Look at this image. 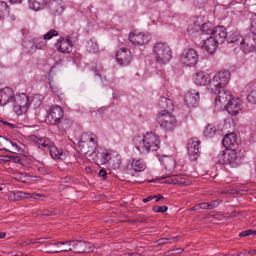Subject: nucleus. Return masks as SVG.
Here are the masks:
<instances>
[{
  "label": "nucleus",
  "instance_id": "58836bf2",
  "mask_svg": "<svg viewBox=\"0 0 256 256\" xmlns=\"http://www.w3.org/2000/svg\"><path fill=\"white\" fill-rule=\"evenodd\" d=\"M49 150L52 158L54 159L60 158L62 152L59 151L58 148L52 144L48 150Z\"/></svg>",
  "mask_w": 256,
  "mask_h": 256
},
{
  "label": "nucleus",
  "instance_id": "473e14b6",
  "mask_svg": "<svg viewBox=\"0 0 256 256\" xmlns=\"http://www.w3.org/2000/svg\"><path fill=\"white\" fill-rule=\"evenodd\" d=\"M158 104L161 108H163L168 112L169 110L173 109L172 102L171 100L166 97L162 96L159 100Z\"/></svg>",
  "mask_w": 256,
  "mask_h": 256
},
{
  "label": "nucleus",
  "instance_id": "13d9d810",
  "mask_svg": "<svg viewBox=\"0 0 256 256\" xmlns=\"http://www.w3.org/2000/svg\"><path fill=\"white\" fill-rule=\"evenodd\" d=\"M168 240L166 239V238H160L158 240H157L156 242L158 245H161L166 243L168 242Z\"/></svg>",
  "mask_w": 256,
  "mask_h": 256
},
{
  "label": "nucleus",
  "instance_id": "9b49d317",
  "mask_svg": "<svg viewBox=\"0 0 256 256\" xmlns=\"http://www.w3.org/2000/svg\"><path fill=\"white\" fill-rule=\"evenodd\" d=\"M230 78V74L228 70H221L213 77L211 84L217 90L218 87L225 86L228 84Z\"/></svg>",
  "mask_w": 256,
  "mask_h": 256
},
{
  "label": "nucleus",
  "instance_id": "c9c22d12",
  "mask_svg": "<svg viewBox=\"0 0 256 256\" xmlns=\"http://www.w3.org/2000/svg\"><path fill=\"white\" fill-rule=\"evenodd\" d=\"M10 8L7 4L4 2L0 1V19L4 18L8 16Z\"/></svg>",
  "mask_w": 256,
  "mask_h": 256
},
{
  "label": "nucleus",
  "instance_id": "6e6552de",
  "mask_svg": "<svg viewBox=\"0 0 256 256\" xmlns=\"http://www.w3.org/2000/svg\"><path fill=\"white\" fill-rule=\"evenodd\" d=\"M84 154L92 157L94 162L98 166L106 164L110 159L108 150L102 148H95L94 150H88Z\"/></svg>",
  "mask_w": 256,
  "mask_h": 256
},
{
  "label": "nucleus",
  "instance_id": "5701e85b",
  "mask_svg": "<svg viewBox=\"0 0 256 256\" xmlns=\"http://www.w3.org/2000/svg\"><path fill=\"white\" fill-rule=\"evenodd\" d=\"M224 106L230 114L235 115L242 109L240 100L238 98H232Z\"/></svg>",
  "mask_w": 256,
  "mask_h": 256
},
{
  "label": "nucleus",
  "instance_id": "a211bd4d",
  "mask_svg": "<svg viewBox=\"0 0 256 256\" xmlns=\"http://www.w3.org/2000/svg\"><path fill=\"white\" fill-rule=\"evenodd\" d=\"M14 94L10 87H5L0 89V105L5 106L12 102Z\"/></svg>",
  "mask_w": 256,
  "mask_h": 256
},
{
  "label": "nucleus",
  "instance_id": "864d4df0",
  "mask_svg": "<svg viewBox=\"0 0 256 256\" xmlns=\"http://www.w3.org/2000/svg\"><path fill=\"white\" fill-rule=\"evenodd\" d=\"M38 214L42 215V216H52L54 214V213L52 211L48 210H44L40 214Z\"/></svg>",
  "mask_w": 256,
  "mask_h": 256
},
{
  "label": "nucleus",
  "instance_id": "e433bc0d",
  "mask_svg": "<svg viewBox=\"0 0 256 256\" xmlns=\"http://www.w3.org/2000/svg\"><path fill=\"white\" fill-rule=\"evenodd\" d=\"M22 46L28 52L32 53L36 51L33 40H32L26 39L23 40Z\"/></svg>",
  "mask_w": 256,
  "mask_h": 256
},
{
  "label": "nucleus",
  "instance_id": "bb28decb",
  "mask_svg": "<svg viewBox=\"0 0 256 256\" xmlns=\"http://www.w3.org/2000/svg\"><path fill=\"white\" fill-rule=\"evenodd\" d=\"M255 84L254 81H252L246 86L248 92L247 100L249 103L252 104H256V86Z\"/></svg>",
  "mask_w": 256,
  "mask_h": 256
},
{
  "label": "nucleus",
  "instance_id": "4c0bfd02",
  "mask_svg": "<svg viewBox=\"0 0 256 256\" xmlns=\"http://www.w3.org/2000/svg\"><path fill=\"white\" fill-rule=\"evenodd\" d=\"M220 204V200H213L212 202L200 203L202 210H212L217 207Z\"/></svg>",
  "mask_w": 256,
  "mask_h": 256
},
{
  "label": "nucleus",
  "instance_id": "20e7f679",
  "mask_svg": "<svg viewBox=\"0 0 256 256\" xmlns=\"http://www.w3.org/2000/svg\"><path fill=\"white\" fill-rule=\"evenodd\" d=\"M220 162L224 164H230L232 167L236 168L242 162V158L238 153H236L234 149L226 150L222 151L218 156Z\"/></svg>",
  "mask_w": 256,
  "mask_h": 256
},
{
  "label": "nucleus",
  "instance_id": "6e6d98bb",
  "mask_svg": "<svg viewBox=\"0 0 256 256\" xmlns=\"http://www.w3.org/2000/svg\"><path fill=\"white\" fill-rule=\"evenodd\" d=\"M98 175L102 177L103 180H106L107 178V173L104 168L100 170Z\"/></svg>",
  "mask_w": 256,
  "mask_h": 256
},
{
  "label": "nucleus",
  "instance_id": "49530a36",
  "mask_svg": "<svg viewBox=\"0 0 256 256\" xmlns=\"http://www.w3.org/2000/svg\"><path fill=\"white\" fill-rule=\"evenodd\" d=\"M41 97L42 96L40 94H36L32 98V101L33 103H34L35 106H38L42 104V100H41Z\"/></svg>",
  "mask_w": 256,
  "mask_h": 256
},
{
  "label": "nucleus",
  "instance_id": "f03ea898",
  "mask_svg": "<svg viewBox=\"0 0 256 256\" xmlns=\"http://www.w3.org/2000/svg\"><path fill=\"white\" fill-rule=\"evenodd\" d=\"M67 246H64V250L72 251L76 253H88L94 249V244L88 241L82 240H67L65 242Z\"/></svg>",
  "mask_w": 256,
  "mask_h": 256
},
{
  "label": "nucleus",
  "instance_id": "1a4fd4ad",
  "mask_svg": "<svg viewBox=\"0 0 256 256\" xmlns=\"http://www.w3.org/2000/svg\"><path fill=\"white\" fill-rule=\"evenodd\" d=\"M46 120L51 125L56 126L64 116V110L58 105H52L48 110Z\"/></svg>",
  "mask_w": 256,
  "mask_h": 256
},
{
  "label": "nucleus",
  "instance_id": "a19ab883",
  "mask_svg": "<svg viewBox=\"0 0 256 256\" xmlns=\"http://www.w3.org/2000/svg\"><path fill=\"white\" fill-rule=\"evenodd\" d=\"M216 131V128L214 125L208 124L204 130V135L206 136L212 137Z\"/></svg>",
  "mask_w": 256,
  "mask_h": 256
},
{
  "label": "nucleus",
  "instance_id": "603ef678",
  "mask_svg": "<svg viewBox=\"0 0 256 256\" xmlns=\"http://www.w3.org/2000/svg\"><path fill=\"white\" fill-rule=\"evenodd\" d=\"M44 196L41 194H37L36 192L28 194V197H30L34 199H40V198Z\"/></svg>",
  "mask_w": 256,
  "mask_h": 256
},
{
  "label": "nucleus",
  "instance_id": "f257e3e1",
  "mask_svg": "<svg viewBox=\"0 0 256 256\" xmlns=\"http://www.w3.org/2000/svg\"><path fill=\"white\" fill-rule=\"evenodd\" d=\"M133 142L136 148L140 153L144 154L157 150L160 144L159 136L152 132H148L144 136H135Z\"/></svg>",
  "mask_w": 256,
  "mask_h": 256
},
{
  "label": "nucleus",
  "instance_id": "c85d7f7f",
  "mask_svg": "<svg viewBox=\"0 0 256 256\" xmlns=\"http://www.w3.org/2000/svg\"><path fill=\"white\" fill-rule=\"evenodd\" d=\"M72 124L73 122L70 118L66 117L64 118L63 117L56 126H58L60 132H64L70 128L72 126Z\"/></svg>",
  "mask_w": 256,
  "mask_h": 256
},
{
  "label": "nucleus",
  "instance_id": "6ab92c4d",
  "mask_svg": "<svg viewBox=\"0 0 256 256\" xmlns=\"http://www.w3.org/2000/svg\"><path fill=\"white\" fill-rule=\"evenodd\" d=\"M194 79L195 84L198 86H206L210 84V86L212 90L213 91L212 85L211 84L210 77L206 72L200 71L194 74Z\"/></svg>",
  "mask_w": 256,
  "mask_h": 256
},
{
  "label": "nucleus",
  "instance_id": "cd10ccee",
  "mask_svg": "<svg viewBox=\"0 0 256 256\" xmlns=\"http://www.w3.org/2000/svg\"><path fill=\"white\" fill-rule=\"evenodd\" d=\"M34 142L39 148H42L44 150H48L52 144L48 138H39L36 136L34 138Z\"/></svg>",
  "mask_w": 256,
  "mask_h": 256
},
{
  "label": "nucleus",
  "instance_id": "052dcab7",
  "mask_svg": "<svg viewBox=\"0 0 256 256\" xmlns=\"http://www.w3.org/2000/svg\"><path fill=\"white\" fill-rule=\"evenodd\" d=\"M200 206V204H197L192 206V208H190L188 210L190 211H195L202 210Z\"/></svg>",
  "mask_w": 256,
  "mask_h": 256
},
{
  "label": "nucleus",
  "instance_id": "4468645a",
  "mask_svg": "<svg viewBox=\"0 0 256 256\" xmlns=\"http://www.w3.org/2000/svg\"><path fill=\"white\" fill-rule=\"evenodd\" d=\"M224 87H218L217 90L216 88H213V91L212 90V93L217 94L216 98V102H219L222 104L224 106L232 98L230 92L228 90H225Z\"/></svg>",
  "mask_w": 256,
  "mask_h": 256
},
{
  "label": "nucleus",
  "instance_id": "79ce46f5",
  "mask_svg": "<svg viewBox=\"0 0 256 256\" xmlns=\"http://www.w3.org/2000/svg\"><path fill=\"white\" fill-rule=\"evenodd\" d=\"M213 26L210 22L204 24L201 27V30L204 34H211L213 32Z\"/></svg>",
  "mask_w": 256,
  "mask_h": 256
},
{
  "label": "nucleus",
  "instance_id": "37998d69",
  "mask_svg": "<svg viewBox=\"0 0 256 256\" xmlns=\"http://www.w3.org/2000/svg\"><path fill=\"white\" fill-rule=\"evenodd\" d=\"M10 144V140L0 136V150L6 151L8 150L6 148V146H8Z\"/></svg>",
  "mask_w": 256,
  "mask_h": 256
},
{
  "label": "nucleus",
  "instance_id": "0e129e2a",
  "mask_svg": "<svg viewBox=\"0 0 256 256\" xmlns=\"http://www.w3.org/2000/svg\"><path fill=\"white\" fill-rule=\"evenodd\" d=\"M156 198V201L158 202L161 200L164 199V197L160 195L153 196Z\"/></svg>",
  "mask_w": 256,
  "mask_h": 256
},
{
  "label": "nucleus",
  "instance_id": "4be33fe9",
  "mask_svg": "<svg viewBox=\"0 0 256 256\" xmlns=\"http://www.w3.org/2000/svg\"><path fill=\"white\" fill-rule=\"evenodd\" d=\"M219 43L217 40L211 36L202 40V48L208 53L212 54L214 52Z\"/></svg>",
  "mask_w": 256,
  "mask_h": 256
},
{
  "label": "nucleus",
  "instance_id": "bf43d9fd",
  "mask_svg": "<svg viewBox=\"0 0 256 256\" xmlns=\"http://www.w3.org/2000/svg\"><path fill=\"white\" fill-rule=\"evenodd\" d=\"M168 160H169L171 164V166H169L168 164H164L166 169H167V168L170 169L172 168H174V161L172 158H169Z\"/></svg>",
  "mask_w": 256,
  "mask_h": 256
},
{
  "label": "nucleus",
  "instance_id": "dca6fc26",
  "mask_svg": "<svg viewBox=\"0 0 256 256\" xmlns=\"http://www.w3.org/2000/svg\"><path fill=\"white\" fill-rule=\"evenodd\" d=\"M66 241L64 242H55L52 240L46 244L45 252L47 253H58L62 252H68L64 250V246H67V244H65Z\"/></svg>",
  "mask_w": 256,
  "mask_h": 256
},
{
  "label": "nucleus",
  "instance_id": "a878e982",
  "mask_svg": "<svg viewBox=\"0 0 256 256\" xmlns=\"http://www.w3.org/2000/svg\"><path fill=\"white\" fill-rule=\"evenodd\" d=\"M50 13L54 16H60L64 10V6L61 0H54L49 4Z\"/></svg>",
  "mask_w": 256,
  "mask_h": 256
},
{
  "label": "nucleus",
  "instance_id": "7ed1b4c3",
  "mask_svg": "<svg viewBox=\"0 0 256 256\" xmlns=\"http://www.w3.org/2000/svg\"><path fill=\"white\" fill-rule=\"evenodd\" d=\"M153 51L156 61L164 64L172 58V52L170 46L166 42H156L154 46Z\"/></svg>",
  "mask_w": 256,
  "mask_h": 256
},
{
  "label": "nucleus",
  "instance_id": "69168bd1",
  "mask_svg": "<svg viewBox=\"0 0 256 256\" xmlns=\"http://www.w3.org/2000/svg\"><path fill=\"white\" fill-rule=\"evenodd\" d=\"M175 238H174V237L166 238V239L168 240V242H172L174 240Z\"/></svg>",
  "mask_w": 256,
  "mask_h": 256
},
{
  "label": "nucleus",
  "instance_id": "5fc2aeb1",
  "mask_svg": "<svg viewBox=\"0 0 256 256\" xmlns=\"http://www.w3.org/2000/svg\"><path fill=\"white\" fill-rule=\"evenodd\" d=\"M178 178H172L170 180H166V183L169 184H176L178 183H181Z\"/></svg>",
  "mask_w": 256,
  "mask_h": 256
},
{
  "label": "nucleus",
  "instance_id": "ddd939ff",
  "mask_svg": "<svg viewBox=\"0 0 256 256\" xmlns=\"http://www.w3.org/2000/svg\"><path fill=\"white\" fill-rule=\"evenodd\" d=\"M116 59L120 66H127L132 60L131 52L127 48H121L117 50Z\"/></svg>",
  "mask_w": 256,
  "mask_h": 256
},
{
  "label": "nucleus",
  "instance_id": "f704fd0d",
  "mask_svg": "<svg viewBox=\"0 0 256 256\" xmlns=\"http://www.w3.org/2000/svg\"><path fill=\"white\" fill-rule=\"evenodd\" d=\"M20 144L21 143L20 142L16 143L10 142V144L8 146V147L10 148V150H8V151L14 154L18 153L20 154H22L24 150L20 146Z\"/></svg>",
  "mask_w": 256,
  "mask_h": 256
},
{
  "label": "nucleus",
  "instance_id": "c03bdc74",
  "mask_svg": "<svg viewBox=\"0 0 256 256\" xmlns=\"http://www.w3.org/2000/svg\"><path fill=\"white\" fill-rule=\"evenodd\" d=\"M58 33L57 30H50L46 34H44V38L46 40H50L54 36H58Z\"/></svg>",
  "mask_w": 256,
  "mask_h": 256
},
{
  "label": "nucleus",
  "instance_id": "0eeeda50",
  "mask_svg": "<svg viewBox=\"0 0 256 256\" xmlns=\"http://www.w3.org/2000/svg\"><path fill=\"white\" fill-rule=\"evenodd\" d=\"M13 109L18 115L26 112L29 105V98L24 93L16 94L14 96L12 102Z\"/></svg>",
  "mask_w": 256,
  "mask_h": 256
},
{
  "label": "nucleus",
  "instance_id": "423d86ee",
  "mask_svg": "<svg viewBox=\"0 0 256 256\" xmlns=\"http://www.w3.org/2000/svg\"><path fill=\"white\" fill-rule=\"evenodd\" d=\"M256 22L252 21L251 23V33H249L243 38L240 43V48L245 54H248L255 50L256 44L255 37L256 34L252 29L254 28Z\"/></svg>",
  "mask_w": 256,
  "mask_h": 256
},
{
  "label": "nucleus",
  "instance_id": "de8ad7c7",
  "mask_svg": "<svg viewBox=\"0 0 256 256\" xmlns=\"http://www.w3.org/2000/svg\"><path fill=\"white\" fill-rule=\"evenodd\" d=\"M168 208L166 206H155L153 207L152 210L156 212H164L168 210Z\"/></svg>",
  "mask_w": 256,
  "mask_h": 256
},
{
  "label": "nucleus",
  "instance_id": "2eb2a0df",
  "mask_svg": "<svg viewBox=\"0 0 256 256\" xmlns=\"http://www.w3.org/2000/svg\"><path fill=\"white\" fill-rule=\"evenodd\" d=\"M58 51L62 53H70L72 49V44L70 36L60 37L55 44Z\"/></svg>",
  "mask_w": 256,
  "mask_h": 256
},
{
  "label": "nucleus",
  "instance_id": "774afa93",
  "mask_svg": "<svg viewBox=\"0 0 256 256\" xmlns=\"http://www.w3.org/2000/svg\"><path fill=\"white\" fill-rule=\"evenodd\" d=\"M131 256H142L140 254L136 252H132Z\"/></svg>",
  "mask_w": 256,
  "mask_h": 256
},
{
  "label": "nucleus",
  "instance_id": "b1692460",
  "mask_svg": "<svg viewBox=\"0 0 256 256\" xmlns=\"http://www.w3.org/2000/svg\"><path fill=\"white\" fill-rule=\"evenodd\" d=\"M222 145L226 150H230L237 145L236 136L234 132H230L225 135L222 140Z\"/></svg>",
  "mask_w": 256,
  "mask_h": 256
},
{
  "label": "nucleus",
  "instance_id": "ea45409f",
  "mask_svg": "<svg viewBox=\"0 0 256 256\" xmlns=\"http://www.w3.org/2000/svg\"><path fill=\"white\" fill-rule=\"evenodd\" d=\"M12 196H14V200H18L22 198H28V194L18 191L16 192H13L12 194H10L8 197L10 199H12Z\"/></svg>",
  "mask_w": 256,
  "mask_h": 256
},
{
  "label": "nucleus",
  "instance_id": "e2e57ef3",
  "mask_svg": "<svg viewBox=\"0 0 256 256\" xmlns=\"http://www.w3.org/2000/svg\"><path fill=\"white\" fill-rule=\"evenodd\" d=\"M37 238L36 239H32L29 240V242H28V245H34L36 244H38Z\"/></svg>",
  "mask_w": 256,
  "mask_h": 256
},
{
  "label": "nucleus",
  "instance_id": "c756f323",
  "mask_svg": "<svg viewBox=\"0 0 256 256\" xmlns=\"http://www.w3.org/2000/svg\"><path fill=\"white\" fill-rule=\"evenodd\" d=\"M242 38L238 32L232 31L230 32L226 38L228 43H235L236 44H240Z\"/></svg>",
  "mask_w": 256,
  "mask_h": 256
},
{
  "label": "nucleus",
  "instance_id": "09e8293b",
  "mask_svg": "<svg viewBox=\"0 0 256 256\" xmlns=\"http://www.w3.org/2000/svg\"><path fill=\"white\" fill-rule=\"evenodd\" d=\"M256 234V230H244L242 232H241L239 234L238 236L240 237L242 236H246L250 235H254Z\"/></svg>",
  "mask_w": 256,
  "mask_h": 256
},
{
  "label": "nucleus",
  "instance_id": "338daca9",
  "mask_svg": "<svg viewBox=\"0 0 256 256\" xmlns=\"http://www.w3.org/2000/svg\"><path fill=\"white\" fill-rule=\"evenodd\" d=\"M0 122H2V124H4L6 125V126H11L12 125V124L7 122L3 121V120H0Z\"/></svg>",
  "mask_w": 256,
  "mask_h": 256
},
{
  "label": "nucleus",
  "instance_id": "9d476101",
  "mask_svg": "<svg viewBox=\"0 0 256 256\" xmlns=\"http://www.w3.org/2000/svg\"><path fill=\"white\" fill-rule=\"evenodd\" d=\"M198 60V55L196 50L192 48L184 50L180 56V61L186 66H195Z\"/></svg>",
  "mask_w": 256,
  "mask_h": 256
},
{
  "label": "nucleus",
  "instance_id": "2f4dec72",
  "mask_svg": "<svg viewBox=\"0 0 256 256\" xmlns=\"http://www.w3.org/2000/svg\"><path fill=\"white\" fill-rule=\"evenodd\" d=\"M131 167L136 172H142L145 170L146 164L142 158L134 159L131 164Z\"/></svg>",
  "mask_w": 256,
  "mask_h": 256
},
{
  "label": "nucleus",
  "instance_id": "4d7b16f0",
  "mask_svg": "<svg viewBox=\"0 0 256 256\" xmlns=\"http://www.w3.org/2000/svg\"><path fill=\"white\" fill-rule=\"evenodd\" d=\"M48 238H37L38 244H44L46 245V242H49L46 241V240H48ZM46 249V247L44 248V250Z\"/></svg>",
  "mask_w": 256,
  "mask_h": 256
},
{
  "label": "nucleus",
  "instance_id": "8fccbe9b",
  "mask_svg": "<svg viewBox=\"0 0 256 256\" xmlns=\"http://www.w3.org/2000/svg\"><path fill=\"white\" fill-rule=\"evenodd\" d=\"M90 42L92 43V45L90 46H88V50L90 52L94 53L96 52L98 50V44L96 42L93 44L92 40L90 41Z\"/></svg>",
  "mask_w": 256,
  "mask_h": 256
},
{
  "label": "nucleus",
  "instance_id": "aec40b11",
  "mask_svg": "<svg viewBox=\"0 0 256 256\" xmlns=\"http://www.w3.org/2000/svg\"><path fill=\"white\" fill-rule=\"evenodd\" d=\"M199 100V92L196 90H191L185 94L184 102L188 107L196 106Z\"/></svg>",
  "mask_w": 256,
  "mask_h": 256
},
{
  "label": "nucleus",
  "instance_id": "412c9836",
  "mask_svg": "<svg viewBox=\"0 0 256 256\" xmlns=\"http://www.w3.org/2000/svg\"><path fill=\"white\" fill-rule=\"evenodd\" d=\"M85 144H86V146L89 145L88 148V149L90 148V150H92L94 148L95 149L96 146V136L94 134H83L80 146H82V148L84 150V152L87 151L85 148Z\"/></svg>",
  "mask_w": 256,
  "mask_h": 256
},
{
  "label": "nucleus",
  "instance_id": "a18cd8bd",
  "mask_svg": "<svg viewBox=\"0 0 256 256\" xmlns=\"http://www.w3.org/2000/svg\"><path fill=\"white\" fill-rule=\"evenodd\" d=\"M13 162L19 164H20L24 166L25 162L18 156H8Z\"/></svg>",
  "mask_w": 256,
  "mask_h": 256
},
{
  "label": "nucleus",
  "instance_id": "3c124183",
  "mask_svg": "<svg viewBox=\"0 0 256 256\" xmlns=\"http://www.w3.org/2000/svg\"><path fill=\"white\" fill-rule=\"evenodd\" d=\"M196 26L193 25L188 26L187 28V32L190 35H192L194 36V34L196 33Z\"/></svg>",
  "mask_w": 256,
  "mask_h": 256
},
{
  "label": "nucleus",
  "instance_id": "7c9ffc66",
  "mask_svg": "<svg viewBox=\"0 0 256 256\" xmlns=\"http://www.w3.org/2000/svg\"><path fill=\"white\" fill-rule=\"evenodd\" d=\"M30 7L37 11L44 8L48 4V0H28Z\"/></svg>",
  "mask_w": 256,
  "mask_h": 256
},
{
  "label": "nucleus",
  "instance_id": "f3484780",
  "mask_svg": "<svg viewBox=\"0 0 256 256\" xmlns=\"http://www.w3.org/2000/svg\"><path fill=\"white\" fill-rule=\"evenodd\" d=\"M200 141L196 138H192L190 139L188 143V150L189 154V157L190 160H196L199 154L198 146Z\"/></svg>",
  "mask_w": 256,
  "mask_h": 256
},
{
  "label": "nucleus",
  "instance_id": "f8f14e48",
  "mask_svg": "<svg viewBox=\"0 0 256 256\" xmlns=\"http://www.w3.org/2000/svg\"><path fill=\"white\" fill-rule=\"evenodd\" d=\"M128 38L134 45L142 46L150 41L151 36L148 33L139 32L134 30L130 34Z\"/></svg>",
  "mask_w": 256,
  "mask_h": 256
},
{
  "label": "nucleus",
  "instance_id": "72a5a7b5",
  "mask_svg": "<svg viewBox=\"0 0 256 256\" xmlns=\"http://www.w3.org/2000/svg\"><path fill=\"white\" fill-rule=\"evenodd\" d=\"M34 43V46L36 48V50L37 49L44 50L46 48L47 42L44 38L42 37H36L32 38Z\"/></svg>",
  "mask_w": 256,
  "mask_h": 256
},
{
  "label": "nucleus",
  "instance_id": "393cba45",
  "mask_svg": "<svg viewBox=\"0 0 256 256\" xmlns=\"http://www.w3.org/2000/svg\"><path fill=\"white\" fill-rule=\"evenodd\" d=\"M227 34L226 28L223 26H218L213 28L212 36L222 44L226 39Z\"/></svg>",
  "mask_w": 256,
  "mask_h": 256
},
{
  "label": "nucleus",
  "instance_id": "680f3d73",
  "mask_svg": "<svg viewBox=\"0 0 256 256\" xmlns=\"http://www.w3.org/2000/svg\"><path fill=\"white\" fill-rule=\"evenodd\" d=\"M154 198V197L153 196H148L147 198H144L142 200V202H147Z\"/></svg>",
  "mask_w": 256,
  "mask_h": 256
},
{
  "label": "nucleus",
  "instance_id": "39448f33",
  "mask_svg": "<svg viewBox=\"0 0 256 256\" xmlns=\"http://www.w3.org/2000/svg\"><path fill=\"white\" fill-rule=\"evenodd\" d=\"M156 121L166 131L173 130L176 124L175 116L166 110L160 112L157 116Z\"/></svg>",
  "mask_w": 256,
  "mask_h": 256
}]
</instances>
